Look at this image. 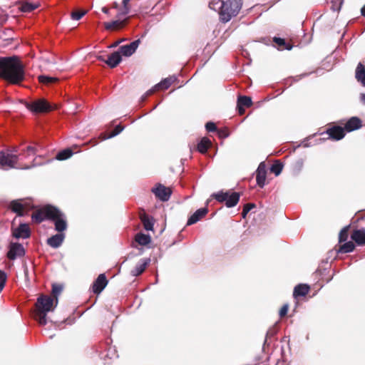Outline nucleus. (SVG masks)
<instances>
[{"instance_id": "1", "label": "nucleus", "mask_w": 365, "mask_h": 365, "mask_svg": "<svg viewBox=\"0 0 365 365\" xmlns=\"http://www.w3.org/2000/svg\"><path fill=\"white\" fill-rule=\"evenodd\" d=\"M24 69L16 56L0 58V77L12 83H19L24 79Z\"/></svg>"}, {"instance_id": "2", "label": "nucleus", "mask_w": 365, "mask_h": 365, "mask_svg": "<svg viewBox=\"0 0 365 365\" xmlns=\"http://www.w3.org/2000/svg\"><path fill=\"white\" fill-rule=\"evenodd\" d=\"M58 304V297L55 299L51 297L41 295L37 299L36 319L41 325H45L47 323L46 314L49 312H53Z\"/></svg>"}, {"instance_id": "3", "label": "nucleus", "mask_w": 365, "mask_h": 365, "mask_svg": "<svg viewBox=\"0 0 365 365\" xmlns=\"http://www.w3.org/2000/svg\"><path fill=\"white\" fill-rule=\"evenodd\" d=\"M217 4H220L218 8L220 9V19L224 23L228 22L232 16H237L242 5V0H227L218 1Z\"/></svg>"}, {"instance_id": "4", "label": "nucleus", "mask_w": 365, "mask_h": 365, "mask_svg": "<svg viewBox=\"0 0 365 365\" xmlns=\"http://www.w3.org/2000/svg\"><path fill=\"white\" fill-rule=\"evenodd\" d=\"M211 197L220 202H225L226 207L230 208L235 207L238 203L240 195L236 192L230 193L229 191H220L212 194Z\"/></svg>"}, {"instance_id": "5", "label": "nucleus", "mask_w": 365, "mask_h": 365, "mask_svg": "<svg viewBox=\"0 0 365 365\" xmlns=\"http://www.w3.org/2000/svg\"><path fill=\"white\" fill-rule=\"evenodd\" d=\"M19 155L14 154L9 150L0 151V165L4 170L19 168L17 166Z\"/></svg>"}, {"instance_id": "6", "label": "nucleus", "mask_w": 365, "mask_h": 365, "mask_svg": "<svg viewBox=\"0 0 365 365\" xmlns=\"http://www.w3.org/2000/svg\"><path fill=\"white\" fill-rule=\"evenodd\" d=\"M26 108L34 113H46L54 108L56 106H52L45 99H38L26 104Z\"/></svg>"}, {"instance_id": "7", "label": "nucleus", "mask_w": 365, "mask_h": 365, "mask_svg": "<svg viewBox=\"0 0 365 365\" xmlns=\"http://www.w3.org/2000/svg\"><path fill=\"white\" fill-rule=\"evenodd\" d=\"M55 212H56L55 207L47 205L34 213L31 217L36 222L41 223L46 219L50 220L51 217H53Z\"/></svg>"}, {"instance_id": "8", "label": "nucleus", "mask_w": 365, "mask_h": 365, "mask_svg": "<svg viewBox=\"0 0 365 365\" xmlns=\"http://www.w3.org/2000/svg\"><path fill=\"white\" fill-rule=\"evenodd\" d=\"M54 222L55 230L58 233H63L67 229L68 225L65 215L56 208V212L54 213L53 217H51Z\"/></svg>"}, {"instance_id": "9", "label": "nucleus", "mask_w": 365, "mask_h": 365, "mask_svg": "<svg viewBox=\"0 0 365 365\" xmlns=\"http://www.w3.org/2000/svg\"><path fill=\"white\" fill-rule=\"evenodd\" d=\"M152 192L155 195L163 202L168 201L172 194L170 188L167 187L161 184H158L156 187L152 188Z\"/></svg>"}, {"instance_id": "10", "label": "nucleus", "mask_w": 365, "mask_h": 365, "mask_svg": "<svg viewBox=\"0 0 365 365\" xmlns=\"http://www.w3.org/2000/svg\"><path fill=\"white\" fill-rule=\"evenodd\" d=\"M25 255V250L22 245L17 242H11L9 245V250L7 253V257L11 260H14L17 257H22Z\"/></svg>"}, {"instance_id": "11", "label": "nucleus", "mask_w": 365, "mask_h": 365, "mask_svg": "<svg viewBox=\"0 0 365 365\" xmlns=\"http://www.w3.org/2000/svg\"><path fill=\"white\" fill-rule=\"evenodd\" d=\"M140 43V40L137 39L133 42H131L130 44L122 46L119 48L118 52H120V55H123L126 57H129L132 56L135 51L137 50L138 47L139 46Z\"/></svg>"}, {"instance_id": "12", "label": "nucleus", "mask_w": 365, "mask_h": 365, "mask_svg": "<svg viewBox=\"0 0 365 365\" xmlns=\"http://www.w3.org/2000/svg\"><path fill=\"white\" fill-rule=\"evenodd\" d=\"M12 235L16 239L29 238L31 235V232L29 225L25 223L20 224L17 228L13 230Z\"/></svg>"}, {"instance_id": "13", "label": "nucleus", "mask_w": 365, "mask_h": 365, "mask_svg": "<svg viewBox=\"0 0 365 365\" xmlns=\"http://www.w3.org/2000/svg\"><path fill=\"white\" fill-rule=\"evenodd\" d=\"M177 79L175 76H169L168 78H164L160 83H157L152 89L149 90L147 92V95L152 94L155 91L159 89H168L173 82Z\"/></svg>"}, {"instance_id": "14", "label": "nucleus", "mask_w": 365, "mask_h": 365, "mask_svg": "<svg viewBox=\"0 0 365 365\" xmlns=\"http://www.w3.org/2000/svg\"><path fill=\"white\" fill-rule=\"evenodd\" d=\"M108 280L105 274H101L93 284L92 290L95 294H100L106 287Z\"/></svg>"}, {"instance_id": "15", "label": "nucleus", "mask_w": 365, "mask_h": 365, "mask_svg": "<svg viewBox=\"0 0 365 365\" xmlns=\"http://www.w3.org/2000/svg\"><path fill=\"white\" fill-rule=\"evenodd\" d=\"M266 167L264 163H261L256 171V180L257 184L260 187H263L265 185L266 180Z\"/></svg>"}, {"instance_id": "16", "label": "nucleus", "mask_w": 365, "mask_h": 365, "mask_svg": "<svg viewBox=\"0 0 365 365\" xmlns=\"http://www.w3.org/2000/svg\"><path fill=\"white\" fill-rule=\"evenodd\" d=\"M150 258L141 259L135 265V267L130 271V274L133 277H137L141 274L144 272L147 266L150 264Z\"/></svg>"}, {"instance_id": "17", "label": "nucleus", "mask_w": 365, "mask_h": 365, "mask_svg": "<svg viewBox=\"0 0 365 365\" xmlns=\"http://www.w3.org/2000/svg\"><path fill=\"white\" fill-rule=\"evenodd\" d=\"M327 133L329 138L339 140L342 139L345 135V129L340 126H334L327 130Z\"/></svg>"}, {"instance_id": "18", "label": "nucleus", "mask_w": 365, "mask_h": 365, "mask_svg": "<svg viewBox=\"0 0 365 365\" xmlns=\"http://www.w3.org/2000/svg\"><path fill=\"white\" fill-rule=\"evenodd\" d=\"M208 212V210L207 207L200 208L196 210L188 219L187 222V225H191L199 220H200L202 217H204Z\"/></svg>"}, {"instance_id": "19", "label": "nucleus", "mask_w": 365, "mask_h": 365, "mask_svg": "<svg viewBox=\"0 0 365 365\" xmlns=\"http://www.w3.org/2000/svg\"><path fill=\"white\" fill-rule=\"evenodd\" d=\"M64 233H58L48 238L47 244L53 248H58L65 239Z\"/></svg>"}, {"instance_id": "20", "label": "nucleus", "mask_w": 365, "mask_h": 365, "mask_svg": "<svg viewBox=\"0 0 365 365\" xmlns=\"http://www.w3.org/2000/svg\"><path fill=\"white\" fill-rule=\"evenodd\" d=\"M252 104L250 97L240 96L237 98V109L240 115L245 113L244 107H250Z\"/></svg>"}, {"instance_id": "21", "label": "nucleus", "mask_w": 365, "mask_h": 365, "mask_svg": "<svg viewBox=\"0 0 365 365\" xmlns=\"http://www.w3.org/2000/svg\"><path fill=\"white\" fill-rule=\"evenodd\" d=\"M351 238L354 240L358 245H365V230L359 229L355 230L351 235Z\"/></svg>"}, {"instance_id": "22", "label": "nucleus", "mask_w": 365, "mask_h": 365, "mask_svg": "<svg viewBox=\"0 0 365 365\" xmlns=\"http://www.w3.org/2000/svg\"><path fill=\"white\" fill-rule=\"evenodd\" d=\"M361 127V120L357 117L351 118L345 124L344 129L351 132L357 130Z\"/></svg>"}, {"instance_id": "23", "label": "nucleus", "mask_w": 365, "mask_h": 365, "mask_svg": "<svg viewBox=\"0 0 365 365\" xmlns=\"http://www.w3.org/2000/svg\"><path fill=\"white\" fill-rule=\"evenodd\" d=\"M309 286L306 284H299L297 285L293 292V297L295 299H297L299 297H305L309 291Z\"/></svg>"}, {"instance_id": "24", "label": "nucleus", "mask_w": 365, "mask_h": 365, "mask_svg": "<svg viewBox=\"0 0 365 365\" xmlns=\"http://www.w3.org/2000/svg\"><path fill=\"white\" fill-rule=\"evenodd\" d=\"M122 58L120 52L115 51L112 53L106 61H104L110 68L116 67L121 61Z\"/></svg>"}, {"instance_id": "25", "label": "nucleus", "mask_w": 365, "mask_h": 365, "mask_svg": "<svg viewBox=\"0 0 365 365\" xmlns=\"http://www.w3.org/2000/svg\"><path fill=\"white\" fill-rule=\"evenodd\" d=\"M356 81L363 86H365V67L361 63H359L355 71Z\"/></svg>"}, {"instance_id": "26", "label": "nucleus", "mask_w": 365, "mask_h": 365, "mask_svg": "<svg viewBox=\"0 0 365 365\" xmlns=\"http://www.w3.org/2000/svg\"><path fill=\"white\" fill-rule=\"evenodd\" d=\"M10 208L19 216L24 215L25 205L21 200H13L10 203Z\"/></svg>"}, {"instance_id": "27", "label": "nucleus", "mask_w": 365, "mask_h": 365, "mask_svg": "<svg viewBox=\"0 0 365 365\" xmlns=\"http://www.w3.org/2000/svg\"><path fill=\"white\" fill-rule=\"evenodd\" d=\"M39 6V4L27 1L19 3V10L22 12H31Z\"/></svg>"}, {"instance_id": "28", "label": "nucleus", "mask_w": 365, "mask_h": 365, "mask_svg": "<svg viewBox=\"0 0 365 365\" xmlns=\"http://www.w3.org/2000/svg\"><path fill=\"white\" fill-rule=\"evenodd\" d=\"M140 220L143 224L144 228L149 231L153 229V220L150 218L147 215L143 214L140 216Z\"/></svg>"}, {"instance_id": "29", "label": "nucleus", "mask_w": 365, "mask_h": 365, "mask_svg": "<svg viewBox=\"0 0 365 365\" xmlns=\"http://www.w3.org/2000/svg\"><path fill=\"white\" fill-rule=\"evenodd\" d=\"M135 241L140 245H147L151 241V237L148 235L138 233L135 236Z\"/></svg>"}, {"instance_id": "30", "label": "nucleus", "mask_w": 365, "mask_h": 365, "mask_svg": "<svg viewBox=\"0 0 365 365\" xmlns=\"http://www.w3.org/2000/svg\"><path fill=\"white\" fill-rule=\"evenodd\" d=\"M211 142L207 138H203L197 144V150L201 153H205L210 145Z\"/></svg>"}, {"instance_id": "31", "label": "nucleus", "mask_w": 365, "mask_h": 365, "mask_svg": "<svg viewBox=\"0 0 365 365\" xmlns=\"http://www.w3.org/2000/svg\"><path fill=\"white\" fill-rule=\"evenodd\" d=\"M73 152L71 149H65L58 153L56 158L58 160H65L71 158Z\"/></svg>"}, {"instance_id": "32", "label": "nucleus", "mask_w": 365, "mask_h": 365, "mask_svg": "<svg viewBox=\"0 0 365 365\" xmlns=\"http://www.w3.org/2000/svg\"><path fill=\"white\" fill-rule=\"evenodd\" d=\"M355 248L354 244L351 241H349L342 245L339 252L341 253H349L352 252Z\"/></svg>"}, {"instance_id": "33", "label": "nucleus", "mask_w": 365, "mask_h": 365, "mask_svg": "<svg viewBox=\"0 0 365 365\" xmlns=\"http://www.w3.org/2000/svg\"><path fill=\"white\" fill-rule=\"evenodd\" d=\"M38 81L41 83L45 84V85H49L51 83H53L58 81L57 78L55 77H51L48 76L41 75L38 77Z\"/></svg>"}, {"instance_id": "34", "label": "nucleus", "mask_w": 365, "mask_h": 365, "mask_svg": "<svg viewBox=\"0 0 365 365\" xmlns=\"http://www.w3.org/2000/svg\"><path fill=\"white\" fill-rule=\"evenodd\" d=\"M41 145L36 144V146L29 145L26 147V155L25 156L26 158H29L31 155H34L38 151V148H41Z\"/></svg>"}, {"instance_id": "35", "label": "nucleus", "mask_w": 365, "mask_h": 365, "mask_svg": "<svg viewBox=\"0 0 365 365\" xmlns=\"http://www.w3.org/2000/svg\"><path fill=\"white\" fill-rule=\"evenodd\" d=\"M349 226L344 227L339 232V242H346L348 239Z\"/></svg>"}, {"instance_id": "36", "label": "nucleus", "mask_w": 365, "mask_h": 365, "mask_svg": "<svg viewBox=\"0 0 365 365\" xmlns=\"http://www.w3.org/2000/svg\"><path fill=\"white\" fill-rule=\"evenodd\" d=\"M283 165L280 163H275L271 166V171L275 174L276 176L279 175L282 170Z\"/></svg>"}, {"instance_id": "37", "label": "nucleus", "mask_w": 365, "mask_h": 365, "mask_svg": "<svg viewBox=\"0 0 365 365\" xmlns=\"http://www.w3.org/2000/svg\"><path fill=\"white\" fill-rule=\"evenodd\" d=\"M130 1V0H123L122 1L123 8H122V11L120 12L121 15H127L130 13V6L129 5Z\"/></svg>"}, {"instance_id": "38", "label": "nucleus", "mask_w": 365, "mask_h": 365, "mask_svg": "<svg viewBox=\"0 0 365 365\" xmlns=\"http://www.w3.org/2000/svg\"><path fill=\"white\" fill-rule=\"evenodd\" d=\"M124 129V127L121 126L120 125H118L115 127L114 130L110 133V134L108 136L104 138V139H108L113 138L120 133Z\"/></svg>"}, {"instance_id": "39", "label": "nucleus", "mask_w": 365, "mask_h": 365, "mask_svg": "<svg viewBox=\"0 0 365 365\" xmlns=\"http://www.w3.org/2000/svg\"><path fill=\"white\" fill-rule=\"evenodd\" d=\"M6 279H7L6 274L4 271L0 270V292L3 290V289L5 286Z\"/></svg>"}, {"instance_id": "40", "label": "nucleus", "mask_w": 365, "mask_h": 365, "mask_svg": "<svg viewBox=\"0 0 365 365\" xmlns=\"http://www.w3.org/2000/svg\"><path fill=\"white\" fill-rule=\"evenodd\" d=\"M86 14V11H73L71 14V18L73 20L78 21V20L81 19Z\"/></svg>"}, {"instance_id": "41", "label": "nucleus", "mask_w": 365, "mask_h": 365, "mask_svg": "<svg viewBox=\"0 0 365 365\" xmlns=\"http://www.w3.org/2000/svg\"><path fill=\"white\" fill-rule=\"evenodd\" d=\"M255 207L254 204H247L244 206L243 210L242 212V217L245 218L247 213L251 210L252 208Z\"/></svg>"}, {"instance_id": "42", "label": "nucleus", "mask_w": 365, "mask_h": 365, "mask_svg": "<svg viewBox=\"0 0 365 365\" xmlns=\"http://www.w3.org/2000/svg\"><path fill=\"white\" fill-rule=\"evenodd\" d=\"M62 289H63L62 286L58 285V284H53L52 292L56 296V298L61 292Z\"/></svg>"}, {"instance_id": "43", "label": "nucleus", "mask_w": 365, "mask_h": 365, "mask_svg": "<svg viewBox=\"0 0 365 365\" xmlns=\"http://www.w3.org/2000/svg\"><path fill=\"white\" fill-rule=\"evenodd\" d=\"M122 23L118 21H113L111 22L106 23L105 24V27L106 29H111L113 28H115V27L119 26Z\"/></svg>"}, {"instance_id": "44", "label": "nucleus", "mask_w": 365, "mask_h": 365, "mask_svg": "<svg viewBox=\"0 0 365 365\" xmlns=\"http://www.w3.org/2000/svg\"><path fill=\"white\" fill-rule=\"evenodd\" d=\"M205 128L208 132H213L217 130L215 124L212 122H207L205 124Z\"/></svg>"}, {"instance_id": "45", "label": "nucleus", "mask_w": 365, "mask_h": 365, "mask_svg": "<svg viewBox=\"0 0 365 365\" xmlns=\"http://www.w3.org/2000/svg\"><path fill=\"white\" fill-rule=\"evenodd\" d=\"M218 1H221L220 0H213L209 3V7L212 10L220 9L218 6H220V4H217Z\"/></svg>"}, {"instance_id": "46", "label": "nucleus", "mask_w": 365, "mask_h": 365, "mask_svg": "<svg viewBox=\"0 0 365 365\" xmlns=\"http://www.w3.org/2000/svg\"><path fill=\"white\" fill-rule=\"evenodd\" d=\"M289 306L287 304H284L279 310V314L280 317H284L288 312Z\"/></svg>"}, {"instance_id": "47", "label": "nucleus", "mask_w": 365, "mask_h": 365, "mask_svg": "<svg viewBox=\"0 0 365 365\" xmlns=\"http://www.w3.org/2000/svg\"><path fill=\"white\" fill-rule=\"evenodd\" d=\"M274 42H275L279 46H282L285 45V41L283 38L279 37H274L273 39Z\"/></svg>"}, {"instance_id": "48", "label": "nucleus", "mask_w": 365, "mask_h": 365, "mask_svg": "<svg viewBox=\"0 0 365 365\" xmlns=\"http://www.w3.org/2000/svg\"><path fill=\"white\" fill-rule=\"evenodd\" d=\"M295 167L297 168L298 170L299 171L303 167V160L302 159L298 160L295 163Z\"/></svg>"}, {"instance_id": "49", "label": "nucleus", "mask_w": 365, "mask_h": 365, "mask_svg": "<svg viewBox=\"0 0 365 365\" xmlns=\"http://www.w3.org/2000/svg\"><path fill=\"white\" fill-rule=\"evenodd\" d=\"M276 331H277L274 328H272V329H269L267 332V337L274 336L275 334Z\"/></svg>"}, {"instance_id": "50", "label": "nucleus", "mask_w": 365, "mask_h": 365, "mask_svg": "<svg viewBox=\"0 0 365 365\" xmlns=\"http://www.w3.org/2000/svg\"><path fill=\"white\" fill-rule=\"evenodd\" d=\"M6 150H9V151H10V152H11L12 153L18 155V154H17V153H18V149H17V148H16V147H14V148H12L11 149H7Z\"/></svg>"}, {"instance_id": "51", "label": "nucleus", "mask_w": 365, "mask_h": 365, "mask_svg": "<svg viewBox=\"0 0 365 365\" xmlns=\"http://www.w3.org/2000/svg\"><path fill=\"white\" fill-rule=\"evenodd\" d=\"M360 101L363 104H365V93H361L360 95Z\"/></svg>"}, {"instance_id": "52", "label": "nucleus", "mask_w": 365, "mask_h": 365, "mask_svg": "<svg viewBox=\"0 0 365 365\" xmlns=\"http://www.w3.org/2000/svg\"><path fill=\"white\" fill-rule=\"evenodd\" d=\"M124 41V39H121V40H120V41H118L115 42L113 45H111L110 47V48L115 47V46H118L120 42H122V41Z\"/></svg>"}, {"instance_id": "53", "label": "nucleus", "mask_w": 365, "mask_h": 365, "mask_svg": "<svg viewBox=\"0 0 365 365\" xmlns=\"http://www.w3.org/2000/svg\"><path fill=\"white\" fill-rule=\"evenodd\" d=\"M36 166V165L34 163L32 165H29V166H26V167H24V168H21V169H25V170H28V169H30L33 167Z\"/></svg>"}, {"instance_id": "54", "label": "nucleus", "mask_w": 365, "mask_h": 365, "mask_svg": "<svg viewBox=\"0 0 365 365\" xmlns=\"http://www.w3.org/2000/svg\"><path fill=\"white\" fill-rule=\"evenodd\" d=\"M361 14L363 16H365V5L361 8Z\"/></svg>"}, {"instance_id": "55", "label": "nucleus", "mask_w": 365, "mask_h": 365, "mask_svg": "<svg viewBox=\"0 0 365 365\" xmlns=\"http://www.w3.org/2000/svg\"><path fill=\"white\" fill-rule=\"evenodd\" d=\"M102 11H103V13H105V14H108V9L107 8H106V7H103V8L102 9Z\"/></svg>"}, {"instance_id": "56", "label": "nucleus", "mask_w": 365, "mask_h": 365, "mask_svg": "<svg viewBox=\"0 0 365 365\" xmlns=\"http://www.w3.org/2000/svg\"><path fill=\"white\" fill-rule=\"evenodd\" d=\"M98 58L99 60H101V61H104V59L103 58V57H102V56H98Z\"/></svg>"}, {"instance_id": "57", "label": "nucleus", "mask_w": 365, "mask_h": 365, "mask_svg": "<svg viewBox=\"0 0 365 365\" xmlns=\"http://www.w3.org/2000/svg\"><path fill=\"white\" fill-rule=\"evenodd\" d=\"M24 272H25V274H26V275H27V274H28V270H27V269H25Z\"/></svg>"}, {"instance_id": "58", "label": "nucleus", "mask_w": 365, "mask_h": 365, "mask_svg": "<svg viewBox=\"0 0 365 365\" xmlns=\"http://www.w3.org/2000/svg\"><path fill=\"white\" fill-rule=\"evenodd\" d=\"M286 48H287V50H290V49L292 48V47H291V46H290V47H287Z\"/></svg>"}]
</instances>
